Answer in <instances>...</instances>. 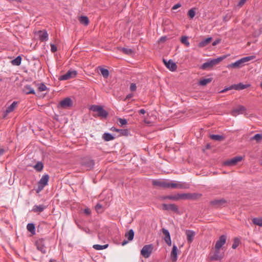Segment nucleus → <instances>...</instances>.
Instances as JSON below:
<instances>
[{
  "label": "nucleus",
  "instance_id": "1",
  "mask_svg": "<svg viewBox=\"0 0 262 262\" xmlns=\"http://www.w3.org/2000/svg\"><path fill=\"white\" fill-rule=\"evenodd\" d=\"M164 188L171 189H186L188 188V186L185 183H182L180 182L165 180Z\"/></svg>",
  "mask_w": 262,
  "mask_h": 262
},
{
  "label": "nucleus",
  "instance_id": "2",
  "mask_svg": "<svg viewBox=\"0 0 262 262\" xmlns=\"http://www.w3.org/2000/svg\"><path fill=\"white\" fill-rule=\"evenodd\" d=\"M255 58V56H250L245 57H243L239 60L235 61L234 63H232L227 66L228 68H238L242 67L245 62H248L251 60L254 59Z\"/></svg>",
  "mask_w": 262,
  "mask_h": 262
},
{
  "label": "nucleus",
  "instance_id": "3",
  "mask_svg": "<svg viewBox=\"0 0 262 262\" xmlns=\"http://www.w3.org/2000/svg\"><path fill=\"white\" fill-rule=\"evenodd\" d=\"M191 198V194L190 193H178L174 195L162 196L161 198L162 200L169 199L177 201L180 200L189 199Z\"/></svg>",
  "mask_w": 262,
  "mask_h": 262
},
{
  "label": "nucleus",
  "instance_id": "4",
  "mask_svg": "<svg viewBox=\"0 0 262 262\" xmlns=\"http://www.w3.org/2000/svg\"><path fill=\"white\" fill-rule=\"evenodd\" d=\"M226 58L225 56L223 57H220L216 59H213L210 60H209L204 63H203L201 68L203 70H206L208 68H212V67L219 64L221 61H222L223 59Z\"/></svg>",
  "mask_w": 262,
  "mask_h": 262
},
{
  "label": "nucleus",
  "instance_id": "5",
  "mask_svg": "<svg viewBox=\"0 0 262 262\" xmlns=\"http://www.w3.org/2000/svg\"><path fill=\"white\" fill-rule=\"evenodd\" d=\"M90 110L98 113V116L101 118H106L108 115L107 112L100 105H93L90 107Z\"/></svg>",
  "mask_w": 262,
  "mask_h": 262
},
{
  "label": "nucleus",
  "instance_id": "6",
  "mask_svg": "<svg viewBox=\"0 0 262 262\" xmlns=\"http://www.w3.org/2000/svg\"><path fill=\"white\" fill-rule=\"evenodd\" d=\"M49 180V176L48 174H45L42 177L38 183V186L36 189L37 193L40 192L43 189L45 186L48 185Z\"/></svg>",
  "mask_w": 262,
  "mask_h": 262
},
{
  "label": "nucleus",
  "instance_id": "7",
  "mask_svg": "<svg viewBox=\"0 0 262 262\" xmlns=\"http://www.w3.org/2000/svg\"><path fill=\"white\" fill-rule=\"evenodd\" d=\"M224 255V253L221 251V249H215L214 248V251L210 254V258L213 260H220L223 258Z\"/></svg>",
  "mask_w": 262,
  "mask_h": 262
},
{
  "label": "nucleus",
  "instance_id": "8",
  "mask_svg": "<svg viewBox=\"0 0 262 262\" xmlns=\"http://www.w3.org/2000/svg\"><path fill=\"white\" fill-rule=\"evenodd\" d=\"M35 245L38 250L43 254L46 253L47 247H46V243L44 239H39L36 241Z\"/></svg>",
  "mask_w": 262,
  "mask_h": 262
},
{
  "label": "nucleus",
  "instance_id": "9",
  "mask_svg": "<svg viewBox=\"0 0 262 262\" xmlns=\"http://www.w3.org/2000/svg\"><path fill=\"white\" fill-rule=\"evenodd\" d=\"M152 249L153 247L151 245H146L142 248L141 254L145 258H147L151 253Z\"/></svg>",
  "mask_w": 262,
  "mask_h": 262
},
{
  "label": "nucleus",
  "instance_id": "10",
  "mask_svg": "<svg viewBox=\"0 0 262 262\" xmlns=\"http://www.w3.org/2000/svg\"><path fill=\"white\" fill-rule=\"evenodd\" d=\"M77 75V72L75 70H70L65 74L61 76L59 78L60 80H66L71 78H73L76 77Z\"/></svg>",
  "mask_w": 262,
  "mask_h": 262
},
{
  "label": "nucleus",
  "instance_id": "11",
  "mask_svg": "<svg viewBox=\"0 0 262 262\" xmlns=\"http://www.w3.org/2000/svg\"><path fill=\"white\" fill-rule=\"evenodd\" d=\"M242 159H243V158L241 156L236 157H234L230 160L226 161L224 163V164L226 166H234V165H236L238 162L241 161L242 160Z\"/></svg>",
  "mask_w": 262,
  "mask_h": 262
},
{
  "label": "nucleus",
  "instance_id": "12",
  "mask_svg": "<svg viewBox=\"0 0 262 262\" xmlns=\"http://www.w3.org/2000/svg\"><path fill=\"white\" fill-rule=\"evenodd\" d=\"M72 100L70 98H66L60 102L59 106L62 108H67L72 106Z\"/></svg>",
  "mask_w": 262,
  "mask_h": 262
},
{
  "label": "nucleus",
  "instance_id": "13",
  "mask_svg": "<svg viewBox=\"0 0 262 262\" xmlns=\"http://www.w3.org/2000/svg\"><path fill=\"white\" fill-rule=\"evenodd\" d=\"M163 62L165 66L171 71H174L177 68V64L173 62L172 60H169L166 61L165 59H163Z\"/></svg>",
  "mask_w": 262,
  "mask_h": 262
},
{
  "label": "nucleus",
  "instance_id": "14",
  "mask_svg": "<svg viewBox=\"0 0 262 262\" xmlns=\"http://www.w3.org/2000/svg\"><path fill=\"white\" fill-rule=\"evenodd\" d=\"M246 108L243 105H239L237 107L233 109L231 112V114L236 116L238 114H243L246 112Z\"/></svg>",
  "mask_w": 262,
  "mask_h": 262
},
{
  "label": "nucleus",
  "instance_id": "15",
  "mask_svg": "<svg viewBox=\"0 0 262 262\" xmlns=\"http://www.w3.org/2000/svg\"><path fill=\"white\" fill-rule=\"evenodd\" d=\"M226 241V237L225 235H222L220 237L219 239L216 242L215 249H221V247L225 244Z\"/></svg>",
  "mask_w": 262,
  "mask_h": 262
},
{
  "label": "nucleus",
  "instance_id": "16",
  "mask_svg": "<svg viewBox=\"0 0 262 262\" xmlns=\"http://www.w3.org/2000/svg\"><path fill=\"white\" fill-rule=\"evenodd\" d=\"M17 102L14 101L10 105L8 106V107L7 108L6 110L4 113V117L5 118L8 114L14 111V110L17 107Z\"/></svg>",
  "mask_w": 262,
  "mask_h": 262
},
{
  "label": "nucleus",
  "instance_id": "17",
  "mask_svg": "<svg viewBox=\"0 0 262 262\" xmlns=\"http://www.w3.org/2000/svg\"><path fill=\"white\" fill-rule=\"evenodd\" d=\"M162 233H163V234L164 235V241H165V242L166 243V244L168 245V246H171V238H170V233L169 232V231L165 229V228H163L162 229Z\"/></svg>",
  "mask_w": 262,
  "mask_h": 262
},
{
  "label": "nucleus",
  "instance_id": "18",
  "mask_svg": "<svg viewBox=\"0 0 262 262\" xmlns=\"http://www.w3.org/2000/svg\"><path fill=\"white\" fill-rule=\"evenodd\" d=\"M162 208L164 210H172L173 211H177L178 210V206L174 204H163L162 205Z\"/></svg>",
  "mask_w": 262,
  "mask_h": 262
},
{
  "label": "nucleus",
  "instance_id": "19",
  "mask_svg": "<svg viewBox=\"0 0 262 262\" xmlns=\"http://www.w3.org/2000/svg\"><path fill=\"white\" fill-rule=\"evenodd\" d=\"M38 35L39 38V40L41 41H47L48 39V34L46 31H39L38 32Z\"/></svg>",
  "mask_w": 262,
  "mask_h": 262
},
{
  "label": "nucleus",
  "instance_id": "20",
  "mask_svg": "<svg viewBox=\"0 0 262 262\" xmlns=\"http://www.w3.org/2000/svg\"><path fill=\"white\" fill-rule=\"evenodd\" d=\"M226 203V201L223 199L214 200L210 202L211 205L214 207H219Z\"/></svg>",
  "mask_w": 262,
  "mask_h": 262
},
{
  "label": "nucleus",
  "instance_id": "21",
  "mask_svg": "<svg viewBox=\"0 0 262 262\" xmlns=\"http://www.w3.org/2000/svg\"><path fill=\"white\" fill-rule=\"evenodd\" d=\"M186 235L187 236V239L189 243H191L195 235V232L191 230H186Z\"/></svg>",
  "mask_w": 262,
  "mask_h": 262
},
{
  "label": "nucleus",
  "instance_id": "22",
  "mask_svg": "<svg viewBox=\"0 0 262 262\" xmlns=\"http://www.w3.org/2000/svg\"><path fill=\"white\" fill-rule=\"evenodd\" d=\"M23 92L26 94H35V91L29 85H25L23 88Z\"/></svg>",
  "mask_w": 262,
  "mask_h": 262
},
{
  "label": "nucleus",
  "instance_id": "23",
  "mask_svg": "<svg viewBox=\"0 0 262 262\" xmlns=\"http://www.w3.org/2000/svg\"><path fill=\"white\" fill-rule=\"evenodd\" d=\"M178 249L176 245H173L171 252V258L173 261H176L177 259Z\"/></svg>",
  "mask_w": 262,
  "mask_h": 262
},
{
  "label": "nucleus",
  "instance_id": "24",
  "mask_svg": "<svg viewBox=\"0 0 262 262\" xmlns=\"http://www.w3.org/2000/svg\"><path fill=\"white\" fill-rule=\"evenodd\" d=\"M212 39V37H208L206 38L205 39L202 40L199 43V47L200 48H203L206 46L211 42Z\"/></svg>",
  "mask_w": 262,
  "mask_h": 262
},
{
  "label": "nucleus",
  "instance_id": "25",
  "mask_svg": "<svg viewBox=\"0 0 262 262\" xmlns=\"http://www.w3.org/2000/svg\"><path fill=\"white\" fill-rule=\"evenodd\" d=\"M165 181L164 180H154L152 181V184L154 186H158L161 187H165Z\"/></svg>",
  "mask_w": 262,
  "mask_h": 262
},
{
  "label": "nucleus",
  "instance_id": "26",
  "mask_svg": "<svg viewBox=\"0 0 262 262\" xmlns=\"http://www.w3.org/2000/svg\"><path fill=\"white\" fill-rule=\"evenodd\" d=\"M134 236V232L133 230L130 229L125 234V237L128 239L129 241H132Z\"/></svg>",
  "mask_w": 262,
  "mask_h": 262
},
{
  "label": "nucleus",
  "instance_id": "27",
  "mask_svg": "<svg viewBox=\"0 0 262 262\" xmlns=\"http://www.w3.org/2000/svg\"><path fill=\"white\" fill-rule=\"evenodd\" d=\"M252 223L257 226L262 227V217H254L252 219Z\"/></svg>",
  "mask_w": 262,
  "mask_h": 262
},
{
  "label": "nucleus",
  "instance_id": "28",
  "mask_svg": "<svg viewBox=\"0 0 262 262\" xmlns=\"http://www.w3.org/2000/svg\"><path fill=\"white\" fill-rule=\"evenodd\" d=\"M79 21L80 23L85 26H87L89 23V20L88 17L82 16L79 17Z\"/></svg>",
  "mask_w": 262,
  "mask_h": 262
},
{
  "label": "nucleus",
  "instance_id": "29",
  "mask_svg": "<svg viewBox=\"0 0 262 262\" xmlns=\"http://www.w3.org/2000/svg\"><path fill=\"white\" fill-rule=\"evenodd\" d=\"M27 230L30 232L32 234H35V226L33 224L30 223L28 224L27 226Z\"/></svg>",
  "mask_w": 262,
  "mask_h": 262
},
{
  "label": "nucleus",
  "instance_id": "30",
  "mask_svg": "<svg viewBox=\"0 0 262 262\" xmlns=\"http://www.w3.org/2000/svg\"><path fill=\"white\" fill-rule=\"evenodd\" d=\"M21 58L20 56H18L14 59L11 61V63L14 66H19L21 63Z\"/></svg>",
  "mask_w": 262,
  "mask_h": 262
},
{
  "label": "nucleus",
  "instance_id": "31",
  "mask_svg": "<svg viewBox=\"0 0 262 262\" xmlns=\"http://www.w3.org/2000/svg\"><path fill=\"white\" fill-rule=\"evenodd\" d=\"M211 81H212V78H211L203 79L199 81V84L201 85L204 86V85H207L209 83L211 82Z\"/></svg>",
  "mask_w": 262,
  "mask_h": 262
},
{
  "label": "nucleus",
  "instance_id": "32",
  "mask_svg": "<svg viewBox=\"0 0 262 262\" xmlns=\"http://www.w3.org/2000/svg\"><path fill=\"white\" fill-rule=\"evenodd\" d=\"M45 209V206L42 205H35L33 207V210L34 212H42Z\"/></svg>",
  "mask_w": 262,
  "mask_h": 262
},
{
  "label": "nucleus",
  "instance_id": "33",
  "mask_svg": "<svg viewBox=\"0 0 262 262\" xmlns=\"http://www.w3.org/2000/svg\"><path fill=\"white\" fill-rule=\"evenodd\" d=\"M249 85H248V84L245 85L242 83H239L238 84L234 85L233 87L235 90H243L246 88H247L248 87H249Z\"/></svg>",
  "mask_w": 262,
  "mask_h": 262
},
{
  "label": "nucleus",
  "instance_id": "34",
  "mask_svg": "<svg viewBox=\"0 0 262 262\" xmlns=\"http://www.w3.org/2000/svg\"><path fill=\"white\" fill-rule=\"evenodd\" d=\"M103 139L106 141H109L114 139V137L109 133H104L103 135Z\"/></svg>",
  "mask_w": 262,
  "mask_h": 262
},
{
  "label": "nucleus",
  "instance_id": "35",
  "mask_svg": "<svg viewBox=\"0 0 262 262\" xmlns=\"http://www.w3.org/2000/svg\"><path fill=\"white\" fill-rule=\"evenodd\" d=\"M210 137L211 139L215 141H222L224 139L223 136L218 135H211L210 136Z\"/></svg>",
  "mask_w": 262,
  "mask_h": 262
},
{
  "label": "nucleus",
  "instance_id": "36",
  "mask_svg": "<svg viewBox=\"0 0 262 262\" xmlns=\"http://www.w3.org/2000/svg\"><path fill=\"white\" fill-rule=\"evenodd\" d=\"M108 244H106V245H94L93 247L95 250H103V249L107 248L108 247Z\"/></svg>",
  "mask_w": 262,
  "mask_h": 262
},
{
  "label": "nucleus",
  "instance_id": "37",
  "mask_svg": "<svg viewBox=\"0 0 262 262\" xmlns=\"http://www.w3.org/2000/svg\"><path fill=\"white\" fill-rule=\"evenodd\" d=\"M43 167V164L41 162H38L36 165L34 166V169L37 171H40L42 170Z\"/></svg>",
  "mask_w": 262,
  "mask_h": 262
},
{
  "label": "nucleus",
  "instance_id": "38",
  "mask_svg": "<svg viewBox=\"0 0 262 262\" xmlns=\"http://www.w3.org/2000/svg\"><path fill=\"white\" fill-rule=\"evenodd\" d=\"M100 71L101 72L102 75L103 76V77H104V78L108 77V76L109 75V71L108 70L102 68H100Z\"/></svg>",
  "mask_w": 262,
  "mask_h": 262
},
{
  "label": "nucleus",
  "instance_id": "39",
  "mask_svg": "<svg viewBox=\"0 0 262 262\" xmlns=\"http://www.w3.org/2000/svg\"><path fill=\"white\" fill-rule=\"evenodd\" d=\"M195 15V8H192L188 12V15L190 18H193Z\"/></svg>",
  "mask_w": 262,
  "mask_h": 262
},
{
  "label": "nucleus",
  "instance_id": "40",
  "mask_svg": "<svg viewBox=\"0 0 262 262\" xmlns=\"http://www.w3.org/2000/svg\"><path fill=\"white\" fill-rule=\"evenodd\" d=\"M37 89L40 92H43L48 90L47 87L43 83L38 84Z\"/></svg>",
  "mask_w": 262,
  "mask_h": 262
},
{
  "label": "nucleus",
  "instance_id": "41",
  "mask_svg": "<svg viewBox=\"0 0 262 262\" xmlns=\"http://www.w3.org/2000/svg\"><path fill=\"white\" fill-rule=\"evenodd\" d=\"M181 41L182 43L184 44L186 47L189 46V42L188 40V37L187 36H182L181 37Z\"/></svg>",
  "mask_w": 262,
  "mask_h": 262
},
{
  "label": "nucleus",
  "instance_id": "42",
  "mask_svg": "<svg viewBox=\"0 0 262 262\" xmlns=\"http://www.w3.org/2000/svg\"><path fill=\"white\" fill-rule=\"evenodd\" d=\"M121 51L127 55H131L133 53V50L128 48H122L121 49Z\"/></svg>",
  "mask_w": 262,
  "mask_h": 262
},
{
  "label": "nucleus",
  "instance_id": "43",
  "mask_svg": "<svg viewBox=\"0 0 262 262\" xmlns=\"http://www.w3.org/2000/svg\"><path fill=\"white\" fill-rule=\"evenodd\" d=\"M262 139V135L259 134H256L254 136H253L251 140H255L257 142H259Z\"/></svg>",
  "mask_w": 262,
  "mask_h": 262
},
{
  "label": "nucleus",
  "instance_id": "44",
  "mask_svg": "<svg viewBox=\"0 0 262 262\" xmlns=\"http://www.w3.org/2000/svg\"><path fill=\"white\" fill-rule=\"evenodd\" d=\"M239 244V240L238 238H235L234 240L233 244L232 245V248L235 249L238 246Z\"/></svg>",
  "mask_w": 262,
  "mask_h": 262
},
{
  "label": "nucleus",
  "instance_id": "45",
  "mask_svg": "<svg viewBox=\"0 0 262 262\" xmlns=\"http://www.w3.org/2000/svg\"><path fill=\"white\" fill-rule=\"evenodd\" d=\"M118 122L119 124L121 126L126 125L127 124V121L125 119L119 118Z\"/></svg>",
  "mask_w": 262,
  "mask_h": 262
},
{
  "label": "nucleus",
  "instance_id": "46",
  "mask_svg": "<svg viewBox=\"0 0 262 262\" xmlns=\"http://www.w3.org/2000/svg\"><path fill=\"white\" fill-rule=\"evenodd\" d=\"M95 209H96V210L97 211V212L99 213V212H102L103 210H102V206L100 204H98L96 205V207H95Z\"/></svg>",
  "mask_w": 262,
  "mask_h": 262
},
{
  "label": "nucleus",
  "instance_id": "47",
  "mask_svg": "<svg viewBox=\"0 0 262 262\" xmlns=\"http://www.w3.org/2000/svg\"><path fill=\"white\" fill-rule=\"evenodd\" d=\"M136 89H137V86H136V84L133 83H131L130 86V91L132 92L135 91L136 90Z\"/></svg>",
  "mask_w": 262,
  "mask_h": 262
},
{
  "label": "nucleus",
  "instance_id": "48",
  "mask_svg": "<svg viewBox=\"0 0 262 262\" xmlns=\"http://www.w3.org/2000/svg\"><path fill=\"white\" fill-rule=\"evenodd\" d=\"M50 46H51V50L52 52H55L56 51H57V49L55 45H54L52 43H51Z\"/></svg>",
  "mask_w": 262,
  "mask_h": 262
},
{
  "label": "nucleus",
  "instance_id": "49",
  "mask_svg": "<svg viewBox=\"0 0 262 262\" xmlns=\"http://www.w3.org/2000/svg\"><path fill=\"white\" fill-rule=\"evenodd\" d=\"M181 4H179V3H178L177 4H176L175 5H174L172 8V10H176L178 8H180L181 7Z\"/></svg>",
  "mask_w": 262,
  "mask_h": 262
},
{
  "label": "nucleus",
  "instance_id": "50",
  "mask_svg": "<svg viewBox=\"0 0 262 262\" xmlns=\"http://www.w3.org/2000/svg\"><path fill=\"white\" fill-rule=\"evenodd\" d=\"M84 212L87 215H89L91 213V210L89 208H85L84 210Z\"/></svg>",
  "mask_w": 262,
  "mask_h": 262
},
{
  "label": "nucleus",
  "instance_id": "51",
  "mask_svg": "<svg viewBox=\"0 0 262 262\" xmlns=\"http://www.w3.org/2000/svg\"><path fill=\"white\" fill-rule=\"evenodd\" d=\"M246 0H241L238 3L239 6H242L246 2Z\"/></svg>",
  "mask_w": 262,
  "mask_h": 262
},
{
  "label": "nucleus",
  "instance_id": "52",
  "mask_svg": "<svg viewBox=\"0 0 262 262\" xmlns=\"http://www.w3.org/2000/svg\"><path fill=\"white\" fill-rule=\"evenodd\" d=\"M133 97V94H128L126 96L125 99V100H126V99H130L132 97Z\"/></svg>",
  "mask_w": 262,
  "mask_h": 262
},
{
  "label": "nucleus",
  "instance_id": "53",
  "mask_svg": "<svg viewBox=\"0 0 262 262\" xmlns=\"http://www.w3.org/2000/svg\"><path fill=\"white\" fill-rule=\"evenodd\" d=\"M220 40H216L215 41H214L213 43H212V46H216V45H217L218 43H219L220 42Z\"/></svg>",
  "mask_w": 262,
  "mask_h": 262
},
{
  "label": "nucleus",
  "instance_id": "54",
  "mask_svg": "<svg viewBox=\"0 0 262 262\" xmlns=\"http://www.w3.org/2000/svg\"><path fill=\"white\" fill-rule=\"evenodd\" d=\"M5 152V150L4 149H0V156H2Z\"/></svg>",
  "mask_w": 262,
  "mask_h": 262
},
{
  "label": "nucleus",
  "instance_id": "55",
  "mask_svg": "<svg viewBox=\"0 0 262 262\" xmlns=\"http://www.w3.org/2000/svg\"><path fill=\"white\" fill-rule=\"evenodd\" d=\"M139 113L141 114H144L146 113V111L144 109H141L139 111Z\"/></svg>",
  "mask_w": 262,
  "mask_h": 262
},
{
  "label": "nucleus",
  "instance_id": "56",
  "mask_svg": "<svg viewBox=\"0 0 262 262\" xmlns=\"http://www.w3.org/2000/svg\"><path fill=\"white\" fill-rule=\"evenodd\" d=\"M232 88H227V89H225L222 91H221V93H224L225 92H226L227 90H230Z\"/></svg>",
  "mask_w": 262,
  "mask_h": 262
},
{
  "label": "nucleus",
  "instance_id": "57",
  "mask_svg": "<svg viewBox=\"0 0 262 262\" xmlns=\"http://www.w3.org/2000/svg\"><path fill=\"white\" fill-rule=\"evenodd\" d=\"M165 38H165V37H162L160 38V41H165Z\"/></svg>",
  "mask_w": 262,
  "mask_h": 262
},
{
  "label": "nucleus",
  "instance_id": "58",
  "mask_svg": "<svg viewBox=\"0 0 262 262\" xmlns=\"http://www.w3.org/2000/svg\"><path fill=\"white\" fill-rule=\"evenodd\" d=\"M128 243L127 241H124L122 243V246H124L125 245H126L127 243Z\"/></svg>",
  "mask_w": 262,
  "mask_h": 262
},
{
  "label": "nucleus",
  "instance_id": "59",
  "mask_svg": "<svg viewBox=\"0 0 262 262\" xmlns=\"http://www.w3.org/2000/svg\"><path fill=\"white\" fill-rule=\"evenodd\" d=\"M112 129V130H114V131H116V132H119V129H116L115 128H114V127L112 128V129Z\"/></svg>",
  "mask_w": 262,
  "mask_h": 262
},
{
  "label": "nucleus",
  "instance_id": "60",
  "mask_svg": "<svg viewBox=\"0 0 262 262\" xmlns=\"http://www.w3.org/2000/svg\"><path fill=\"white\" fill-rule=\"evenodd\" d=\"M144 122L146 124H150V122L146 119L144 120Z\"/></svg>",
  "mask_w": 262,
  "mask_h": 262
},
{
  "label": "nucleus",
  "instance_id": "61",
  "mask_svg": "<svg viewBox=\"0 0 262 262\" xmlns=\"http://www.w3.org/2000/svg\"><path fill=\"white\" fill-rule=\"evenodd\" d=\"M260 87L262 88V82L260 83Z\"/></svg>",
  "mask_w": 262,
  "mask_h": 262
}]
</instances>
